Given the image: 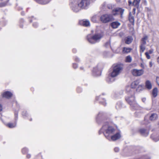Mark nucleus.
Wrapping results in <instances>:
<instances>
[{
	"mask_svg": "<svg viewBox=\"0 0 159 159\" xmlns=\"http://www.w3.org/2000/svg\"><path fill=\"white\" fill-rule=\"evenodd\" d=\"M123 69V66L121 64H117L113 67L112 72L111 73V77H109L107 79V81L109 82H112L114 80L112 77L116 76L122 71Z\"/></svg>",
	"mask_w": 159,
	"mask_h": 159,
	"instance_id": "nucleus-1",
	"label": "nucleus"
},
{
	"mask_svg": "<svg viewBox=\"0 0 159 159\" xmlns=\"http://www.w3.org/2000/svg\"><path fill=\"white\" fill-rule=\"evenodd\" d=\"M125 92L128 95L126 97V100L130 105L136 101L134 93L133 90H130L129 87L127 88Z\"/></svg>",
	"mask_w": 159,
	"mask_h": 159,
	"instance_id": "nucleus-2",
	"label": "nucleus"
},
{
	"mask_svg": "<svg viewBox=\"0 0 159 159\" xmlns=\"http://www.w3.org/2000/svg\"><path fill=\"white\" fill-rule=\"evenodd\" d=\"M101 130L105 131V136L107 139L110 138V137L114 134L115 131L113 127L109 126L107 124L103 125Z\"/></svg>",
	"mask_w": 159,
	"mask_h": 159,
	"instance_id": "nucleus-3",
	"label": "nucleus"
},
{
	"mask_svg": "<svg viewBox=\"0 0 159 159\" xmlns=\"http://www.w3.org/2000/svg\"><path fill=\"white\" fill-rule=\"evenodd\" d=\"M107 7L109 9L112 10L111 13L113 15L115 16L120 14L122 16L124 13V9L120 8H116L115 5H114L108 4L107 5Z\"/></svg>",
	"mask_w": 159,
	"mask_h": 159,
	"instance_id": "nucleus-4",
	"label": "nucleus"
},
{
	"mask_svg": "<svg viewBox=\"0 0 159 159\" xmlns=\"http://www.w3.org/2000/svg\"><path fill=\"white\" fill-rule=\"evenodd\" d=\"M102 35L100 34H96L93 36L89 35L87 36L88 41L91 43H94L98 41L102 38Z\"/></svg>",
	"mask_w": 159,
	"mask_h": 159,
	"instance_id": "nucleus-5",
	"label": "nucleus"
},
{
	"mask_svg": "<svg viewBox=\"0 0 159 159\" xmlns=\"http://www.w3.org/2000/svg\"><path fill=\"white\" fill-rule=\"evenodd\" d=\"M70 6L72 10L75 12H77L82 9L77 0H75L71 2Z\"/></svg>",
	"mask_w": 159,
	"mask_h": 159,
	"instance_id": "nucleus-6",
	"label": "nucleus"
},
{
	"mask_svg": "<svg viewBox=\"0 0 159 159\" xmlns=\"http://www.w3.org/2000/svg\"><path fill=\"white\" fill-rule=\"evenodd\" d=\"M113 18L111 15L105 14L101 16L100 20L103 23H107L112 21Z\"/></svg>",
	"mask_w": 159,
	"mask_h": 159,
	"instance_id": "nucleus-7",
	"label": "nucleus"
},
{
	"mask_svg": "<svg viewBox=\"0 0 159 159\" xmlns=\"http://www.w3.org/2000/svg\"><path fill=\"white\" fill-rule=\"evenodd\" d=\"M140 81L139 79H137L136 80L133 81L132 82L130 85H128L125 87V90L126 91V88L127 87H129L130 88V90H132L134 91V92H135V89L138 85Z\"/></svg>",
	"mask_w": 159,
	"mask_h": 159,
	"instance_id": "nucleus-8",
	"label": "nucleus"
},
{
	"mask_svg": "<svg viewBox=\"0 0 159 159\" xmlns=\"http://www.w3.org/2000/svg\"><path fill=\"white\" fill-rule=\"evenodd\" d=\"M82 9H85L90 4L89 0H77Z\"/></svg>",
	"mask_w": 159,
	"mask_h": 159,
	"instance_id": "nucleus-9",
	"label": "nucleus"
},
{
	"mask_svg": "<svg viewBox=\"0 0 159 159\" xmlns=\"http://www.w3.org/2000/svg\"><path fill=\"white\" fill-rule=\"evenodd\" d=\"M131 72L134 76H139L143 74L144 71L143 69L138 70L134 69L131 70Z\"/></svg>",
	"mask_w": 159,
	"mask_h": 159,
	"instance_id": "nucleus-10",
	"label": "nucleus"
},
{
	"mask_svg": "<svg viewBox=\"0 0 159 159\" xmlns=\"http://www.w3.org/2000/svg\"><path fill=\"white\" fill-rule=\"evenodd\" d=\"M121 137L120 134L119 133H117L115 134H112L110 137V138L107 139L109 140L115 141L120 139Z\"/></svg>",
	"mask_w": 159,
	"mask_h": 159,
	"instance_id": "nucleus-11",
	"label": "nucleus"
},
{
	"mask_svg": "<svg viewBox=\"0 0 159 159\" xmlns=\"http://www.w3.org/2000/svg\"><path fill=\"white\" fill-rule=\"evenodd\" d=\"M130 106L131 108L134 110H139L141 108L140 107L137 103L136 101L131 104Z\"/></svg>",
	"mask_w": 159,
	"mask_h": 159,
	"instance_id": "nucleus-12",
	"label": "nucleus"
},
{
	"mask_svg": "<svg viewBox=\"0 0 159 159\" xmlns=\"http://www.w3.org/2000/svg\"><path fill=\"white\" fill-rule=\"evenodd\" d=\"M80 24L84 26H88L90 25V22L87 20H84L80 21Z\"/></svg>",
	"mask_w": 159,
	"mask_h": 159,
	"instance_id": "nucleus-13",
	"label": "nucleus"
},
{
	"mask_svg": "<svg viewBox=\"0 0 159 159\" xmlns=\"http://www.w3.org/2000/svg\"><path fill=\"white\" fill-rule=\"evenodd\" d=\"M140 1V0H134L133 2L132 3L131 1L129 0L128 1V2L130 5H133L137 7L139 6Z\"/></svg>",
	"mask_w": 159,
	"mask_h": 159,
	"instance_id": "nucleus-14",
	"label": "nucleus"
},
{
	"mask_svg": "<svg viewBox=\"0 0 159 159\" xmlns=\"http://www.w3.org/2000/svg\"><path fill=\"white\" fill-rule=\"evenodd\" d=\"M135 16V14L134 13L131 14L130 12L129 13V19L130 23L131 24L134 25V16Z\"/></svg>",
	"mask_w": 159,
	"mask_h": 159,
	"instance_id": "nucleus-15",
	"label": "nucleus"
},
{
	"mask_svg": "<svg viewBox=\"0 0 159 159\" xmlns=\"http://www.w3.org/2000/svg\"><path fill=\"white\" fill-rule=\"evenodd\" d=\"M145 87L148 89H151L152 87V85L151 82L148 80H147L145 83Z\"/></svg>",
	"mask_w": 159,
	"mask_h": 159,
	"instance_id": "nucleus-16",
	"label": "nucleus"
},
{
	"mask_svg": "<svg viewBox=\"0 0 159 159\" xmlns=\"http://www.w3.org/2000/svg\"><path fill=\"white\" fill-rule=\"evenodd\" d=\"M12 96V94L10 92L7 91L2 94V96L3 97L7 98H9Z\"/></svg>",
	"mask_w": 159,
	"mask_h": 159,
	"instance_id": "nucleus-17",
	"label": "nucleus"
},
{
	"mask_svg": "<svg viewBox=\"0 0 159 159\" xmlns=\"http://www.w3.org/2000/svg\"><path fill=\"white\" fill-rule=\"evenodd\" d=\"M120 25V23L117 21L114 22L111 24V27L114 29L117 28Z\"/></svg>",
	"mask_w": 159,
	"mask_h": 159,
	"instance_id": "nucleus-18",
	"label": "nucleus"
},
{
	"mask_svg": "<svg viewBox=\"0 0 159 159\" xmlns=\"http://www.w3.org/2000/svg\"><path fill=\"white\" fill-rule=\"evenodd\" d=\"M157 118V115L156 113H152L150 116L149 119L151 120H154Z\"/></svg>",
	"mask_w": 159,
	"mask_h": 159,
	"instance_id": "nucleus-19",
	"label": "nucleus"
},
{
	"mask_svg": "<svg viewBox=\"0 0 159 159\" xmlns=\"http://www.w3.org/2000/svg\"><path fill=\"white\" fill-rule=\"evenodd\" d=\"M132 49L129 48L124 47L123 48V52L124 53H128L130 52L131 50Z\"/></svg>",
	"mask_w": 159,
	"mask_h": 159,
	"instance_id": "nucleus-20",
	"label": "nucleus"
},
{
	"mask_svg": "<svg viewBox=\"0 0 159 159\" xmlns=\"http://www.w3.org/2000/svg\"><path fill=\"white\" fill-rule=\"evenodd\" d=\"M133 40L132 38L131 37H128L125 39V43L129 44Z\"/></svg>",
	"mask_w": 159,
	"mask_h": 159,
	"instance_id": "nucleus-21",
	"label": "nucleus"
},
{
	"mask_svg": "<svg viewBox=\"0 0 159 159\" xmlns=\"http://www.w3.org/2000/svg\"><path fill=\"white\" fill-rule=\"evenodd\" d=\"M6 125L9 128H13L16 127V123H9L8 124H6Z\"/></svg>",
	"mask_w": 159,
	"mask_h": 159,
	"instance_id": "nucleus-22",
	"label": "nucleus"
},
{
	"mask_svg": "<svg viewBox=\"0 0 159 159\" xmlns=\"http://www.w3.org/2000/svg\"><path fill=\"white\" fill-rule=\"evenodd\" d=\"M157 89L155 88H154L152 90V94L154 97H156L157 96Z\"/></svg>",
	"mask_w": 159,
	"mask_h": 159,
	"instance_id": "nucleus-23",
	"label": "nucleus"
},
{
	"mask_svg": "<svg viewBox=\"0 0 159 159\" xmlns=\"http://www.w3.org/2000/svg\"><path fill=\"white\" fill-rule=\"evenodd\" d=\"M132 58L130 56H127L125 58V61L127 62H130L132 61Z\"/></svg>",
	"mask_w": 159,
	"mask_h": 159,
	"instance_id": "nucleus-24",
	"label": "nucleus"
},
{
	"mask_svg": "<svg viewBox=\"0 0 159 159\" xmlns=\"http://www.w3.org/2000/svg\"><path fill=\"white\" fill-rule=\"evenodd\" d=\"M145 49V45L141 44L140 46V52L141 53L143 52Z\"/></svg>",
	"mask_w": 159,
	"mask_h": 159,
	"instance_id": "nucleus-25",
	"label": "nucleus"
},
{
	"mask_svg": "<svg viewBox=\"0 0 159 159\" xmlns=\"http://www.w3.org/2000/svg\"><path fill=\"white\" fill-rule=\"evenodd\" d=\"M140 132L143 134H144L145 133H146L148 134V132L146 131V130L144 129H141L140 130Z\"/></svg>",
	"mask_w": 159,
	"mask_h": 159,
	"instance_id": "nucleus-26",
	"label": "nucleus"
},
{
	"mask_svg": "<svg viewBox=\"0 0 159 159\" xmlns=\"http://www.w3.org/2000/svg\"><path fill=\"white\" fill-rule=\"evenodd\" d=\"M92 21L93 22H95L97 21L96 18V16H93L91 19Z\"/></svg>",
	"mask_w": 159,
	"mask_h": 159,
	"instance_id": "nucleus-27",
	"label": "nucleus"
},
{
	"mask_svg": "<svg viewBox=\"0 0 159 159\" xmlns=\"http://www.w3.org/2000/svg\"><path fill=\"white\" fill-rule=\"evenodd\" d=\"M145 55H146V57L147 58V59H150V56L149 55V54L148 52H146L145 53Z\"/></svg>",
	"mask_w": 159,
	"mask_h": 159,
	"instance_id": "nucleus-28",
	"label": "nucleus"
},
{
	"mask_svg": "<svg viewBox=\"0 0 159 159\" xmlns=\"http://www.w3.org/2000/svg\"><path fill=\"white\" fill-rule=\"evenodd\" d=\"M146 40H145L142 39V43L141 44L145 45V44H146Z\"/></svg>",
	"mask_w": 159,
	"mask_h": 159,
	"instance_id": "nucleus-29",
	"label": "nucleus"
},
{
	"mask_svg": "<svg viewBox=\"0 0 159 159\" xmlns=\"http://www.w3.org/2000/svg\"><path fill=\"white\" fill-rule=\"evenodd\" d=\"M27 151V149L26 148H24L22 150V153H25Z\"/></svg>",
	"mask_w": 159,
	"mask_h": 159,
	"instance_id": "nucleus-30",
	"label": "nucleus"
},
{
	"mask_svg": "<svg viewBox=\"0 0 159 159\" xmlns=\"http://www.w3.org/2000/svg\"><path fill=\"white\" fill-rule=\"evenodd\" d=\"M156 82L159 86V77H156Z\"/></svg>",
	"mask_w": 159,
	"mask_h": 159,
	"instance_id": "nucleus-31",
	"label": "nucleus"
},
{
	"mask_svg": "<svg viewBox=\"0 0 159 159\" xmlns=\"http://www.w3.org/2000/svg\"><path fill=\"white\" fill-rule=\"evenodd\" d=\"M140 66L143 69H144L145 67V66L144 65V64L143 63H141Z\"/></svg>",
	"mask_w": 159,
	"mask_h": 159,
	"instance_id": "nucleus-32",
	"label": "nucleus"
},
{
	"mask_svg": "<svg viewBox=\"0 0 159 159\" xmlns=\"http://www.w3.org/2000/svg\"><path fill=\"white\" fill-rule=\"evenodd\" d=\"M153 52V49H151L149 50L148 52L149 54H152Z\"/></svg>",
	"mask_w": 159,
	"mask_h": 159,
	"instance_id": "nucleus-33",
	"label": "nucleus"
},
{
	"mask_svg": "<svg viewBox=\"0 0 159 159\" xmlns=\"http://www.w3.org/2000/svg\"><path fill=\"white\" fill-rule=\"evenodd\" d=\"M6 5V3H1L0 4V7H3V6H5Z\"/></svg>",
	"mask_w": 159,
	"mask_h": 159,
	"instance_id": "nucleus-34",
	"label": "nucleus"
},
{
	"mask_svg": "<svg viewBox=\"0 0 159 159\" xmlns=\"http://www.w3.org/2000/svg\"><path fill=\"white\" fill-rule=\"evenodd\" d=\"M120 48H118L117 49L116 51V52L117 53H118L119 52H120Z\"/></svg>",
	"mask_w": 159,
	"mask_h": 159,
	"instance_id": "nucleus-35",
	"label": "nucleus"
},
{
	"mask_svg": "<svg viewBox=\"0 0 159 159\" xmlns=\"http://www.w3.org/2000/svg\"><path fill=\"white\" fill-rule=\"evenodd\" d=\"M115 151V152H118V151H119V149L118 148H114V149Z\"/></svg>",
	"mask_w": 159,
	"mask_h": 159,
	"instance_id": "nucleus-36",
	"label": "nucleus"
},
{
	"mask_svg": "<svg viewBox=\"0 0 159 159\" xmlns=\"http://www.w3.org/2000/svg\"><path fill=\"white\" fill-rule=\"evenodd\" d=\"M73 67L74 68H76L77 67V65L76 64H73Z\"/></svg>",
	"mask_w": 159,
	"mask_h": 159,
	"instance_id": "nucleus-37",
	"label": "nucleus"
},
{
	"mask_svg": "<svg viewBox=\"0 0 159 159\" xmlns=\"http://www.w3.org/2000/svg\"><path fill=\"white\" fill-rule=\"evenodd\" d=\"M148 39V37L147 36H144L143 38V39L145 40H147Z\"/></svg>",
	"mask_w": 159,
	"mask_h": 159,
	"instance_id": "nucleus-38",
	"label": "nucleus"
},
{
	"mask_svg": "<svg viewBox=\"0 0 159 159\" xmlns=\"http://www.w3.org/2000/svg\"><path fill=\"white\" fill-rule=\"evenodd\" d=\"M142 101L143 102H145L146 101V98H143L142 99Z\"/></svg>",
	"mask_w": 159,
	"mask_h": 159,
	"instance_id": "nucleus-39",
	"label": "nucleus"
},
{
	"mask_svg": "<svg viewBox=\"0 0 159 159\" xmlns=\"http://www.w3.org/2000/svg\"><path fill=\"white\" fill-rule=\"evenodd\" d=\"M149 65L150 67H151L152 66V63L151 61L149 62Z\"/></svg>",
	"mask_w": 159,
	"mask_h": 159,
	"instance_id": "nucleus-40",
	"label": "nucleus"
},
{
	"mask_svg": "<svg viewBox=\"0 0 159 159\" xmlns=\"http://www.w3.org/2000/svg\"><path fill=\"white\" fill-rule=\"evenodd\" d=\"M2 106L0 105V111H2Z\"/></svg>",
	"mask_w": 159,
	"mask_h": 159,
	"instance_id": "nucleus-41",
	"label": "nucleus"
},
{
	"mask_svg": "<svg viewBox=\"0 0 159 159\" xmlns=\"http://www.w3.org/2000/svg\"><path fill=\"white\" fill-rule=\"evenodd\" d=\"M33 25L34 27H36L37 26V23H34Z\"/></svg>",
	"mask_w": 159,
	"mask_h": 159,
	"instance_id": "nucleus-42",
	"label": "nucleus"
},
{
	"mask_svg": "<svg viewBox=\"0 0 159 159\" xmlns=\"http://www.w3.org/2000/svg\"><path fill=\"white\" fill-rule=\"evenodd\" d=\"M157 62L159 63V56L157 57Z\"/></svg>",
	"mask_w": 159,
	"mask_h": 159,
	"instance_id": "nucleus-43",
	"label": "nucleus"
},
{
	"mask_svg": "<svg viewBox=\"0 0 159 159\" xmlns=\"http://www.w3.org/2000/svg\"><path fill=\"white\" fill-rule=\"evenodd\" d=\"M142 86L141 85H138V89L139 88H142Z\"/></svg>",
	"mask_w": 159,
	"mask_h": 159,
	"instance_id": "nucleus-44",
	"label": "nucleus"
},
{
	"mask_svg": "<svg viewBox=\"0 0 159 159\" xmlns=\"http://www.w3.org/2000/svg\"><path fill=\"white\" fill-rule=\"evenodd\" d=\"M106 5V4L105 3H104L102 5V6L103 7L104 6H105Z\"/></svg>",
	"mask_w": 159,
	"mask_h": 159,
	"instance_id": "nucleus-45",
	"label": "nucleus"
},
{
	"mask_svg": "<svg viewBox=\"0 0 159 159\" xmlns=\"http://www.w3.org/2000/svg\"><path fill=\"white\" fill-rule=\"evenodd\" d=\"M27 157L28 158H29L30 157V155H28Z\"/></svg>",
	"mask_w": 159,
	"mask_h": 159,
	"instance_id": "nucleus-46",
	"label": "nucleus"
},
{
	"mask_svg": "<svg viewBox=\"0 0 159 159\" xmlns=\"http://www.w3.org/2000/svg\"><path fill=\"white\" fill-rule=\"evenodd\" d=\"M106 44L107 45H108L110 46V43L109 42H108V43H106Z\"/></svg>",
	"mask_w": 159,
	"mask_h": 159,
	"instance_id": "nucleus-47",
	"label": "nucleus"
},
{
	"mask_svg": "<svg viewBox=\"0 0 159 159\" xmlns=\"http://www.w3.org/2000/svg\"><path fill=\"white\" fill-rule=\"evenodd\" d=\"M103 104L104 105H106V103L105 102H104L103 103Z\"/></svg>",
	"mask_w": 159,
	"mask_h": 159,
	"instance_id": "nucleus-48",
	"label": "nucleus"
},
{
	"mask_svg": "<svg viewBox=\"0 0 159 159\" xmlns=\"http://www.w3.org/2000/svg\"><path fill=\"white\" fill-rule=\"evenodd\" d=\"M98 72V75H100V72L99 71Z\"/></svg>",
	"mask_w": 159,
	"mask_h": 159,
	"instance_id": "nucleus-49",
	"label": "nucleus"
},
{
	"mask_svg": "<svg viewBox=\"0 0 159 159\" xmlns=\"http://www.w3.org/2000/svg\"><path fill=\"white\" fill-rule=\"evenodd\" d=\"M159 140V139H158L157 140H155V141H157L158 140Z\"/></svg>",
	"mask_w": 159,
	"mask_h": 159,
	"instance_id": "nucleus-50",
	"label": "nucleus"
},
{
	"mask_svg": "<svg viewBox=\"0 0 159 159\" xmlns=\"http://www.w3.org/2000/svg\"><path fill=\"white\" fill-rule=\"evenodd\" d=\"M141 59L142 60V61H143V59H142V58H141Z\"/></svg>",
	"mask_w": 159,
	"mask_h": 159,
	"instance_id": "nucleus-51",
	"label": "nucleus"
},
{
	"mask_svg": "<svg viewBox=\"0 0 159 159\" xmlns=\"http://www.w3.org/2000/svg\"><path fill=\"white\" fill-rule=\"evenodd\" d=\"M138 90H139L138 89H137V90H138Z\"/></svg>",
	"mask_w": 159,
	"mask_h": 159,
	"instance_id": "nucleus-52",
	"label": "nucleus"
},
{
	"mask_svg": "<svg viewBox=\"0 0 159 159\" xmlns=\"http://www.w3.org/2000/svg\"><path fill=\"white\" fill-rule=\"evenodd\" d=\"M1 1H3V0H0Z\"/></svg>",
	"mask_w": 159,
	"mask_h": 159,
	"instance_id": "nucleus-53",
	"label": "nucleus"
}]
</instances>
